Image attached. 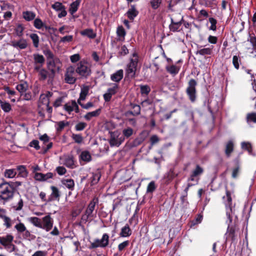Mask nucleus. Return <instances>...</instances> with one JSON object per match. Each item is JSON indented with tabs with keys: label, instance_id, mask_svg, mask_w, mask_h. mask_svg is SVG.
<instances>
[{
	"label": "nucleus",
	"instance_id": "obj_40",
	"mask_svg": "<svg viewBox=\"0 0 256 256\" xmlns=\"http://www.w3.org/2000/svg\"><path fill=\"white\" fill-rule=\"evenodd\" d=\"M246 120L248 123L251 122L256 123V113L248 114L246 116Z\"/></svg>",
	"mask_w": 256,
	"mask_h": 256
},
{
	"label": "nucleus",
	"instance_id": "obj_2",
	"mask_svg": "<svg viewBox=\"0 0 256 256\" xmlns=\"http://www.w3.org/2000/svg\"><path fill=\"white\" fill-rule=\"evenodd\" d=\"M14 190L9 182H4L0 184V198L8 200L14 196Z\"/></svg>",
	"mask_w": 256,
	"mask_h": 256
},
{
	"label": "nucleus",
	"instance_id": "obj_5",
	"mask_svg": "<svg viewBox=\"0 0 256 256\" xmlns=\"http://www.w3.org/2000/svg\"><path fill=\"white\" fill-rule=\"evenodd\" d=\"M75 71L80 76L84 78L90 76L91 72L90 68L88 64L84 61H80L77 64Z\"/></svg>",
	"mask_w": 256,
	"mask_h": 256
},
{
	"label": "nucleus",
	"instance_id": "obj_45",
	"mask_svg": "<svg viewBox=\"0 0 256 256\" xmlns=\"http://www.w3.org/2000/svg\"><path fill=\"white\" fill-rule=\"evenodd\" d=\"M34 25L36 28L39 30L41 29L44 26V23L40 18H36L34 20Z\"/></svg>",
	"mask_w": 256,
	"mask_h": 256
},
{
	"label": "nucleus",
	"instance_id": "obj_30",
	"mask_svg": "<svg viewBox=\"0 0 256 256\" xmlns=\"http://www.w3.org/2000/svg\"><path fill=\"white\" fill-rule=\"evenodd\" d=\"M80 160L85 162H88L91 160V156L88 151H83L80 155Z\"/></svg>",
	"mask_w": 256,
	"mask_h": 256
},
{
	"label": "nucleus",
	"instance_id": "obj_39",
	"mask_svg": "<svg viewBox=\"0 0 256 256\" xmlns=\"http://www.w3.org/2000/svg\"><path fill=\"white\" fill-rule=\"evenodd\" d=\"M108 240H109V236H108V234H104L102 235V239L100 240L101 244L102 245V248H104L108 245Z\"/></svg>",
	"mask_w": 256,
	"mask_h": 256
},
{
	"label": "nucleus",
	"instance_id": "obj_55",
	"mask_svg": "<svg viewBox=\"0 0 256 256\" xmlns=\"http://www.w3.org/2000/svg\"><path fill=\"white\" fill-rule=\"evenodd\" d=\"M72 138L74 142L78 144H80L82 141V137L79 134H73L72 135Z\"/></svg>",
	"mask_w": 256,
	"mask_h": 256
},
{
	"label": "nucleus",
	"instance_id": "obj_12",
	"mask_svg": "<svg viewBox=\"0 0 256 256\" xmlns=\"http://www.w3.org/2000/svg\"><path fill=\"white\" fill-rule=\"evenodd\" d=\"M64 109L69 114L72 111H75L76 113L79 112L78 106L75 100H71L66 102L64 106Z\"/></svg>",
	"mask_w": 256,
	"mask_h": 256
},
{
	"label": "nucleus",
	"instance_id": "obj_49",
	"mask_svg": "<svg viewBox=\"0 0 256 256\" xmlns=\"http://www.w3.org/2000/svg\"><path fill=\"white\" fill-rule=\"evenodd\" d=\"M118 88V85L117 84H114L112 87L108 88L107 90V92L111 94L112 96L114 95L117 92V90Z\"/></svg>",
	"mask_w": 256,
	"mask_h": 256
},
{
	"label": "nucleus",
	"instance_id": "obj_53",
	"mask_svg": "<svg viewBox=\"0 0 256 256\" xmlns=\"http://www.w3.org/2000/svg\"><path fill=\"white\" fill-rule=\"evenodd\" d=\"M23 237L24 239L30 240L34 238V236L31 234L30 232L26 229L23 232Z\"/></svg>",
	"mask_w": 256,
	"mask_h": 256
},
{
	"label": "nucleus",
	"instance_id": "obj_56",
	"mask_svg": "<svg viewBox=\"0 0 256 256\" xmlns=\"http://www.w3.org/2000/svg\"><path fill=\"white\" fill-rule=\"evenodd\" d=\"M242 148L243 149H245L247 150L250 153L251 152L252 150V148L251 144L248 142H242Z\"/></svg>",
	"mask_w": 256,
	"mask_h": 256
},
{
	"label": "nucleus",
	"instance_id": "obj_34",
	"mask_svg": "<svg viewBox=\"0 0 256 256\" xmlns=\"http://www.w3.org/2000/svg\"><path fill=\"white\" fill-rule=\"evenodd\" d=\"M17 170L18 171V175L20 176L26 178L28 176V172L24 166H20L17 167Z\"/></svg>",
	"mask_w": 256,
	"mask_h": 256
},
{
	"label": "nucleus",
	"instance_id": "obj_27",
	"mask_svg": "<svg viewBox=\"0 0 256 256\" xmlns=\"http://www.w3.org/2000/svg\"><path fill=\"white\" fill-rule=\"evenodd\" d=\"M131 108H132V110L128 112L133 116H138L140 113V107L139 105L131 104Z\"/></svg>",
	"mask_w": 256,
	"mask_h": 256
},
{
	"label": "nucleus",
	"instance_id": "obj_22",
	"mask_svg": "<svg viewBox=\"0 0 256 256\" xmlns=\"http://www.w3.org/2000/svg\"><path fill=\"white\" fill-rule=\"evenodd\" d=\"M212 46L211 48H201L196 52V54H199L202 56L210 55L212 53Z\"/></svg>",
	"mask_w": 256,
	"mask_h": 256
},
{
	"label": "nucleus",
	"instance_id": "obj_31",
	"mask_svg": "<svg viewBox=\"0 0 256 256\" xmlns=\"http://www.w3.org/2000/svg\"><path fill=\"white\" fill-rule=\"evenodd\" d=\"M16 174V170L14 169H6L4 172V176L6 178H12L15 176Z\"/></svg>",
	"mask_w": 256,
	"mask_h": 256
},
{
	"label": "nucleus",
	"instance_id": "obj_52",
	"mask_svg": "<svg viewBox=\"0 0 256 256\" xmlns=\"http://www.w3.org/2000/svg\"><path fill=\"white\" fill-rule=\"evenodd\" d=\"M240 60L238 56H233L232 64H233L234 67L237 70H238L239 68V67H240L239 64H240Z\"/></svg>",
	"mask_w": 256,
	"mask_h": 256
},
{
	"label": "nucleus",
	"instance_id": "obj_6",
	"mask_svg": "<svg viewBox=\"0 0 256 256\" xmlns=\"http://www.w3.org/2000/svg\"><path fill=\"white\" fill-rule=\"evenodd\" d=\"M138 56L136 54H134L132 58L130 59V63L128 64L127 68L126 69V74L128 77L132 78L134 76L138 66Z\"/></svg>",
	"mask_w": 256,
	"mask_h": 256
},
{
	"label": "nucleus",
	"instance_id": "obj_4",
	"mask_svg": "<svg viewBox=\"0 0 256 256\" xmlns=\"http://www.w3.org/2000/svg\"><path fill=\"white\" fill-rule=\"evenodd\" d=\"M62 64L60 59L56 58L47 62V66L50 72L48 74L50 79H53L56 72H58Z\"/></svg>",
	"mask_w": 256,
	"mask_h": 256
},
{
	"label": "nucleus",
	"instance_id": "obj_36",
	"mask_svg": "<svg viewBox=\"0 0 256 256\" xmlns=\"http://www.w3.org/2000/svg\"><path fill=\"white\" fill-rule=\"evenodd\" d=\"M30 37L32 40L34 46L37 48L39 46V37L36 34H32Z\"/></svg>",
	"mask_w": 256,
	"mask_h": 256
},
{
	"label": "nucleus",
	"instance_id": "obj_38",
	"mask_svg": "<svg viewBox=\"0 0 256 256\" xmlns=\"http://www.w3.org/2000/svg\"><path fill=\"white\" fill-rule=\"evenodd\" d=\"M204 172L203 168L199 165H196V168L192 172V176H197L202 174Z\"/></svg>",
	"mask_w": 256,
	"mask_h": 256
},
{
	"label": "nucleus",
	"instance_id": "obj_57",
	"mask_svg": "<svg viewBox=\"0 0 256 256\" xmlns=\"http://www.w3.org/2000/svg\"><path fill=\"white\" fill-rule=\"evenodd\" d=\"M202 216H201L200 214L198 215L194 220L192 221L190 226L192 227V226H194L196 224L200 223L202 220Z\"/></svg>",
	"mask_w": 256,
	"mask_h": 256
},
{
	"label": "nucleus",
	"instance_id": "obj_1",
	"mask_svg": "<svg viewBox=\"0 0 256 256\" xmlns=\"http://www.w3.org/2000/svg\"><path fill=\"white\" fill-rule=\"evenodd\" d=\"M223 200L226 209V216L227 218L226 222L228 224L227 231L225 234L226 240H230L234 242L237 240L238 236L241 234V232L238 227V222L236 220L237 217L236 216L234 222H232V218L234 213L232 206V200L230 193L228 191L226 192V196H223Z\"/></svg>",
	"mask_w": 256,
	"mask_h": 256
},
{
	"label": "nucleus",
	"instance_id": "obj_8",
	"mask_svg": "<svg viewBox=\"0 0 256 256\" xmlns=\"http://www.w3.org/2000/svg\"><path fill=\"white\" fill-rule=\"evenodd\" d=\"M124 137L120 136L117 132H113L110 134L109 142L111 146H118L124 141Z\"/></svg>",
	"mask_w": 256,
	"mask_h": 256
},
{
	"label": "nucleus",
	"instance_id": "obj_44",
	"mask_svg": "<svg viewBox=\"0 0 256 256\" xmlns=\"http://www.w3.org/2000/svg\"><path fill=\"white\" fill-rule=\"evenodd\" d=\"M162 0H150V4L152 8L154 9H157L160 5Z\"/></svg>",
	"mask_w": 256,
	"mask_h": 256
},
{
	"label": "nucleus",
	"instance_id": "obj_37",
	"mask_svg": "<svg viewBox=\"0 0 256 256\" xmlns=\"http://www.w3.org/2000/svg\"><path fill=\"white\" fill-rule=\"evenodd\" d=\"M49 74L46 70L42 68L38 72L40 80H46L48 77V78Z\"/></svg>",
	"mask_w": 256,
	"mask_h": 256
},
{
	"label": "nucleus",
	"instance_id": "obj_29",
	"mask_svg": "<svg viewBox=\"0 0 256 256\" xmlns=\"http://www.w3.org/2000/svg\"><path fill=\"white\" fill-rule=\"evenodd\" d=\"M64 164L68 168H74L73 158L70 156H66L64 159Z\"/></svg>",
	"mask_w": 256,
	"mask_h": 256
},
{
	"label": "nucleus",
	"instance_id": "obj_62",
	"mask_svg": "<svg viewBox=\"0 0 256 256\" xmlns=\"http://www.w3.org/2000/svg\"><path fill=\"white\" fill-rule=\"evenodd\" d=\"M86 126V124L83 122H80L76 124L75 128L78 131L83 130Z\"/></svg>",
	"mask_w": 256,
	"mask_h": 256
},
{
	"label": "nucleus",
	"instance_id": "obj_48",
	"mask_svg": "<svg viewBox=\"0 0 256 256\" xmlns=\"http://www.w3.org/2000/svg\"><path fill=\"white\" fill-rule=\"evenodd\" d=\"M209 22L211 24V26L209 28L210 30H212L213 31L216 30V24L217 23L216 20L213 18H209Z\"/></svg>",
	"mask_w": 256,
	"mask_h": 256
},
{
	"label": "nucleus",
	"instance_id": "obj_63",
	"mask_svg": "<svg viewBox=\"0 0 256 256\" xmlns=\"http://www.w3.org/2000/svg\"><path fill=\"white\" fill-rule=\"evenodd\" d=\"M98 247H102L100 240L99 239L95 240L94 241L92 242L90 244L91 248H96Z\"/></svg>",
	"mask_w": 256,
	"mask_h": 256
},
{
	"label": "nucleus",
	"instance_id": "obj_7",
	"mask_svg": "<svg viewBox=\"0 0 256 256\" xmlns=\"http://www.w3.org/2000/svg\"><path fill=\"white\" fill-rule=\"evenodd\" d=\"M196 82L194 79H191L188 82V86L186 90V94L192 102H194L196 98Z\"/></svg>",
	"mask_w": 256,
	"mask_h": 256
},
{
	"label": "nucleus",
	"instance_id": "obj_43",
	"mask_svg": "<svg viewBox=\"0 0 256 256\" xmlns=\"http://www.w3.org/2000/svg\"><path fill=\"white\" fill-rule=\"evenodd\" d=\"M134 130L130 128H124L122 130V134L124 135V137L129 138L130 136L133 134Z\"/></svg>",
	"mask_w": 256,
	"mask_h": 256
},
{
	"label": "nucleus",
	"instance_id": "obj_60",
	"mask_svg": "<svg viewBox=\"0 0 256 256\" xmlns=\"http://www.w3.org/2000/svg\"><path fill=\"white\" fill-rule=\"evenodd\" d=\"M44 54L47 58L48 61L50 60H52L56 58L54 56V54L50 50H45L44 52Z\"/></svg>",
	"mask_w": 256,
	"mask_h": 256
},
{
	"label": "nucleus",
	"instance_id": "obj_16",
	"mask_svg": "<svg viewBox=\"0 0 256 256\" xmlns=\"http://www.w3.org/2000/svg\"><path fill=\"white\" fill-rule=\"evenodd\" d=\"M34 64H40L42 66L44 63L45 60L42 55L38 54H33Z\"/></svg>",
	"mask_w": 256,
	"mask_h": 256
},
{
	"label": "nucleus",
	"instance_id": "obj_14",
	"mask_svg": "<svg viewBox=\"0 0 256 256\" xmlns=\"http://www.w3.org/2000/svg\"><path fill=\"white\" fill-rule=\"evenodd\" d=\"M62 184L70 190H73L74 186V182L71 178H63L62 180Z\"/></svg>",
	"mask_w": 256,
	"mask_h": 256
},
{
	"label": "nucleus",
	"instance_id": "obj_32",
	"mask_svg": "<svg viewBox=\"0 0 256 256\" xmlns=\"http://www.w3.org/2000/svg\"><path fill=\"white\" fill-rule=\"evenodd\" d=\"M80 1L81 0H76L70 4V12L71 13V14H73L77 11L78 7L80 4Z\"/></svg>",
	"mask_w": 256,
	"mask_h": 256
},
{
	"label": "nucleus",
	"instance_id": "obj_20",
	"mask_svg": "<svg viewBox=\"0 0 256 256\" xmlns=\"http://www.w3.org/2000/svg\"><path fill=\"white\" fill-rule=\"evenodd\" d=\"M28 88V84L26 82L18 84L16 86V90L20 92L21 96H22L23 94L26 92Z\"/></svg>",
	"mask_w": 256,
	"mask_h": 256
},
{
	"label": "nucleus",
	"instance_id": "obj_10",
	"mask_svg": "<svg viewBox=\"0 0 256 256\" xmlns=\"http://www.w3.org/2000/svg\"><path fill=\"white\" fill-rule=\"evenodd\" d=\"M75 72V68L74 66H70L67 68L64 76V80L66 83L73 84L75 82L76 80V78L74 76Z\"/></svg>",
	"mask_w": 256,
	"mask_h": 256
},
{
	"label": "nucleus",
	"instance_id": "obj_41",
	"mask_svg": "<svg viewBox=\"0 0 256 256\" xmlns=\"http://www.w3.org/2000/svg\"><path fill=\"white\" fill-rule=\"evenodd\" d=\"M250 42L252 47L253 50H256V37L255 36H250V38L248 39L247 42H245L246 44L248 42Z\"/></svg>",
	"mask_w": 256,
	"mask_h": 256
},
{
	"label": "nucleus",
	"instance_id": "obj_15",
	"mask_svg": "<svg viewBox=\"0 0 256 256\" xmlns=\"http://www.w3.org/2000/svg\"><path fill=\"white\" fill-rule=\"evenodd\" d=\"M123 78V70H120L110 76L111 80L115 82H120Z\"/></svg>",
	"mask_w": 256,
	"mask_h": 256
},
{
	"label": "nucleus",
	"instance_id": "obj_18",
	"mask_svg": "<svg viewBox=\"0 0 256 256\" xmlns=\"http://www.w3.org/2000/svg\"><path fill=\"white\" fill-rule=\"evenodd\" d=\"M138 14V12L134 6H131L130 8L126 12L128 17L130 20H134L135 17Z\"/></svg>",
	"mask_w": 256,
	"mask_h": 256
},
{
	"label": "nucleus",
	"instance_id": "obj_26",
	"mask_svg": "<svg viewBox=\"0 0 256 256\" xmlns=\"http://www.w3.org/2000/svg\"><path fill=\"white\" fill-rule=\"evenodd\" d=\"M181 24L180 22H174V20L172 18L171 24L169 26L170 29L173 32H177Z\"/></svg>",
	"mask_w": 256,
	"mask_h": 256
},
{
	"label": "nucleus",
	"instance_id": "obj_42",
	"mask_svg": "<svg viewBox=\"0 0 256 256\" xmlns=\"http://www.w3.org/2000/svg\"><path fill=\"white\" fill-rule=\"evenodd\" d=\"M24 30V28L20 24H19L15 28V32L17 36L19 37L22 36L23 35V31Z\"/></svg>",
	"mask_w": 256,
	"mask_h": 256
},
{
	"label": "nucleus",
	"instance_id": "obj_58",
	"mask_svg": "<svg viewBox=\"0 0 256 256\" xmlns=\"http://www.w3.org/2000/svg\"><path fill=\"white\" fill-rule=\"evenodd\" d=\"M156 188L155 183L154 182L152 181L148 184L146 192H152L155 190Z\"/></svg>",
	"mask_w": 256,
	"mask_h": 256
},
{
	"label": "nucleus",
	"instance_id": "obj_3",
	"mask_svg": "<svg viewBox=\"0 0 256 256\" xmlns=\"http://www.w3.org/2000/svg\"><path fill=\"white\" fill-rule=\"evenodd\" d=\"M98 202V198H94L90 202L84 214L82 216L83 222H86L88 218H93L96 216V212H94L96 204Z\"/></svg>",
	"mask_w": 256,
	"mask_h": 256
},
{
	"label": "nucleus",
	"instance_id": "obj_23",
	"mask_svg": "<svg viewBox=\"0 0 256 256\" xmlns=\"http://www.w3.org/2000/svg\"><path fill=\"white\" fill-rule=\"evenodd\" d=\"M80 34L84 36H86L90 38H94L96 36V34L92 29H86L80 32Z\"/></svg>",
	"mask_w": 256,
	"mask_h": 256
},
{
	"label": "nucleus",
	"instance_id": "obj_13",
	"mask_svg": "<svg viewBox=\"0 0 256 256\" xmlns=\"http://www.w3.org/2000/svg\"><path fill=\"white\" fill-rule=\"evenodd\" d=\"M50 188L52 190V192L50 194V197L48 200V202H50L54 200H58L60 196L58 189L54 186H52Z\"/></svg>",
	"mask_w": 256,
	"mask_h": 256
},
{
	"label": "nucleus",
	"instance_id": "obj_9",
	"mask_svg": "<svg viewBox=\"0 0 256 256\" xmlns=\"http://www.w3.org/2000/svg\"><path fill=\"white\" fill-rule=\"evenodd\" d=\"M54 220L50 216V214H49L42 218L41 228L46 230V232H49L52 228Z\"/></svg>",
	"mask_w": 256,
	"mask_h": 256
},
{
	"label": "nucleus",
	"instance_id": "obj_11",
	"mask_svg": "<svg viewBox=\"0 0 256 256\" xmlns=\"http://www.w3.org/2000/svg\"><path fill=\"white\" fill-rule=\"evenodd\" d=\"M10 45L17 50H24L28 47V43L26 39L22 38L18 40H12Z\"/></svg>",
	"mask_w": 256,
	"mask_h": 256
},
{
	"label": "nucleus",
	"instance_id": "obj_17",
	"mask_svg": "<svg viewBox=\"0 0 256 256\" xmlns=\"http://www.w3.org/2000/svg\"><path fill=\"white\" fill-rule=\"evenodd\" d=\"M14 240V237L10 234H8L6 236H0V243L5 246Z\"/></svg>",
	"mask_w": 256,
	"mask_h": 256
},
{
	"label": "nucleus",
	"instance_id": "obj_51",
	"mask_svg": "<svg viewBox=\"0 0 256 256\" xmlns=\"http://www.w3.org/2000/svg\"><path fill=\"white\" fill-rule=\"evenodd\" d=\"M14 228L18 232L20 233L23 232L26 229L24 224L21 222L16 224Z\"/></svg>",
	"mask_w": 256,
	"mask_h": 256
},
{
	"label": "nucleus",
	"instance_id": "obj_21",
	"mask_svg": "<svg viewBox=\"0 0 256 256\" xmlns=\"http://www.w3.org/2000/svg\"><path fill=\"white\" fill-rule=\"evenodd\" d=\"M23 18L26 21L33 20L36 17V14L30 11H26L22 12Z\"/></svg>",
	"mask_w": 256,
	"mask_h": 256
},
{
	"label": "nucleus",
	"instance_id": "obj_28",
	"mask_svg": "<svg viewBox=\"0 0 256 256\" xmlns=\"http://www.w3.org/2000/svg\"><path fill=\"white\" fill-rule=\"evenodd\" d=\"M89 91V88L88 86H84L81 88V92L78 100H85L86 96L88 95Z\"/></svg>",
	"mask_w": 256,
	"mask_h": 256
},
{
	"label": "nucleus",
	"instance_id": "obj_19",
	"mask_svg": "<svg viewBox=\"0 0 256 256\" xmlns=\"http://www.w3.org/2000/svg\"><path fill=\"white\" fill-rule=\"evenodd\" d=\"M131 230L128 224H126L122 228L120 236L121 237H128L131 235Z\"/></svg>",
	"mask_w": 256,
	"mask_h": 256
},
{
	"label": "nucleus",
	"instance_id": "obj_54",
	"mask_svg": "<svg viewBox=\"0 0 256 256\" xmlns=\"http://www.w3.org/2000/svg\"><path fill=\"white\" fill-rule=\"evenodd\" d=\"M186 197V196H183L180 198L182 204V208L184 210L187 208L188 206V202Z\"/></svg>",
	"mask_w": 256,
	"mask_h": 256
},
{
	"label": "nucleus",
	"instance_id": "obj_59",
	"mask_svg": "<svg viewBox=\"0 0 256 256\" xmlns=\"http://www.w3.org/2000/svg\"><path fill=\"white\" fill-rule=\"evenodd\" d=\"M167 70L172 74H176L178 72V69L175 66H171L167 68Z\"/></svg>",
	"mask_w": 256,
	"mask_h": 256
},
{
	"label": "nucleus",
	"instance_id": "obj_64",
	"mask_svg": "<svg viewBox=\"0 0 256 256\" xmlns=\"http://www.w3.org/2000/svg\"><path fill=\"white\" fill-rule=\"evenodd\" d=\"M56 171L59 175L62 176L66 174V170L64 166H58L56 168Z\"/></svg>",
	"mask_w": 256,
	"mask_h": 256
},
{
	"label": "nucleus",
	"instance_id": "obj_61",
	"mask_svg": "<svg viewBox=\"0 0 256 256\" xmlns=\"http://www.w3.org/2000/svg\"><path fill=\"white\" fill-rule=\"evenodd\" d=\"M150 88L146 85L140 86V91L142 94H148L150 92Z\"/></svg>",
	"mask_w": 256,
	"mask_h": 256
},
{
	"label": "nucleus",
	"instance_id": "obj_25",
	"mask_svg": "<svg viewBox=\"0 0 256 256\" xmlns=\"http://www.w3.org/2000/svg\"><path fill=\"white\" fill-rule=\"evenodd\" d=\"M101 112V110L98 108L94 111L89 112L87 113L84 116V118L87 120H90L92 118L98 116L100 115Z\"/></svg>",
	"mask_w": 256,
	"mask_h": 256
},
{
	"label": "nucleus",
	"instance_id": "obj_35",
	"mask_svg": "<svg viewBox=\"0 0 256 256\" xmlns=\"http://www.w3.org/2000/svg\"><path fill=\"white\" fill-rule=\"evenodd\" d=\"M0 106L5 112H8L12 110L10 104L6 102H2L0 104Z\"/></svg>",
	"mask_w": 256,
	"mask_h": 256
},
{
	"label": "nucleus",
	"instance_id": "obj_47",
	"mask_svg": "<svg viewBox=\"0 0 256 256\" xmlns=\"http://www.w3.org/2000/svg\"><path fill=\"white\" fill-rule=\"evenodd\" d=\"M177 176L173 169H170V171L166 174V178L168 180H172Z\"/></svg>",
	"mask_w": 256,
	"mask_h": 256
},
{
	"label": "nucleus",
	"instance_id": "obj_46",
	"mask_svg": "<svg viewBox=\"0 0 256 256\" xmlns=\"http://www.w3.org/2000/svg\"><path fill=\"white\" fill-rule=\"evenodd\" d=\"M52 7L56 11H60L64 9L65 6L60 2H56L52 6Z\"/></svg>",
	"mask_w": 256,
	"mask_h": 256
},
{
	"label": "nucleus",
	"instance_id": "obj_33",
	"mask_svg": "<svg viewBox=\"0 0 256 256\" xmlns=\"http://www.w3.org/2000/svg\"><path fill=\"white\" fill-rule=\"evenodd\" d=\"M29 221L32 223L35 226L40 228L42 227V220L37 217H31L29 218Z\"/></svg>",
	"mask_w": 256,
	"mask_h": 256
},
{
	"label": "nucleus",
	"instance_id": "obj_50",
	"mask_svg": "<svg viewBox=\"0 0 256 256\" xmlns=\"http://www.w3.org/2000/svg\"><path fill=\"white\" fill-rule=\"evenodd\" d=\"M68 122H65L64 121L58 122H57L58 127L56 130L60 132L66 126H68Z\"/></svg>",
	"mask_w": 256,
	"mask_h": 256
},
{
	"label": "nucleus",
	"instance_id": "obj_24",
	"mask_svg": "<svg viewBox=\"0 0 256 256\" xmlns=\"http://www.w3.org/2000/svg\"><path fill=\"white\" fill-rule=\"evenodd\" d=\"M234 150V143L232 140L228 141L226 146L225 153L228 157L230 156Z\"/></svg>",
	"mask_w": 256,
	"mask_h": 256
}]
</instances>
